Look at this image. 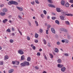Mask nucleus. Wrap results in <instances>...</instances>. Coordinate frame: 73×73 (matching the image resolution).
<instances>
[{
    "instance_id": "nucleus-1",
    "label": "nucleus",
    "mask_w": 73,
    "mask_h": 73,
    "mask_svg": "<svg viewBox=\"0 0 73 73\" xmlns=\"http://www.w3.org/2000/svg\"><path fill=\"white\" fill-rule=\"evenodd\" d=\"M18 53L20 54H24V52L23 51L22 49L19 50L18 51Z\"/></svg>"
},
{
    "instance_id": "nucleus-2",
    "label": "nucleus",
    "mask_w": 73,
    "mask_h": 73,
    "mask_svg": "<svg viewBox=\"0 0 73 73\" xmlns=\"http://www.w3.org/2000/svg\"><path fill=\"white\" fill-rule=\"evenodd\" d=\"M7 4L9 5H11L13 4V1H9L8 2Z\"/></svg>"
},
{
    "instance_id": "nucleus-3",
    "label": "nucleus",
    "mask_w": 73,
    "mask_h": 73,
    "mask_svg": "<svg viewBox=\"0 0 73 73\" xmlns=\"http://www.w3.org/2000/svg\"><path fill=\"white\" fill-rule=\"evenodd\" d=\"M51 32H52L53 33H54V34L56 33L55 32V30H54V29H53V28H51Z\"/></svg>"
},
{
    "instance_id": "nucleus-4",
    "label": "nucleus",
    "mask_w": 73,
    "mask_h": 73,
    "mask_svg": "<svg viewBox=\"0 0 73 73\" xmlns=\"http://www.w3.org/2000/svg\"><path fill=\"white\" fill-rule=\"evenodd\" d=\"M48 6L50 7H51V8H55V6L52 4H49Z\"/></svg>"
},
{
    "instance_id": "nucleus-5",
    "label": "nucleus",
    "mask_w": 73,
    "mask_h": 73,
    "mask_svg": "<svg viewBox=\"0 0 73 73\" xmlns=\"http://www.w3.org/2000/svg\"><path fill=\"white\" fill-rule=\"evenodd\" d=\"M61 30L62 31H64V32H66L68 31L67 30L65 29H64V28H61Z\"/></svg>"
},
{
    "instance_id": "nucleus-6",
    "label": "nucleus",
    "mask_w": 73,
    "mask_h": 73,
    "mask_svg": "<svg viewBox=\"0 0 73 73\" xmlns=\"http://www.w3.org/2000/svg\"><path fill=\"white\" fill-rule=\"evenodd\" d=\"M17 8L19 9V11H23V9L21 7H17Z\"/></svg>"
},
{
    "instance_id": "nucleus-7",
    "label": "nucleus",
    "mask_w": 73,
    "mask_h": 73,
    "mask_svg": "<svg viewBox=\"0 0 73 73\" xmlns=\"http://www.w3.org/2000/svg\"><path fill=\"white\" fill-rule=\"evenodd\" d=\"M56 10L58 12H61V9L60 10V9L59 8H56Z\"/></svg>"
},
{
    "instance_id": "nucleus-8",
    "label": "nucleus",
    "mask_w": 73,
    "mask_h": 73,
    "mask_svg": "<svg viewBox=\"0 0 73 73\" xmlns=\"http://www.w3.org/2000/svg\"><path fill=\"white\" fill-rule=\"evenodd\" d=\"M25 66H28L30 65L29 63L28 62L25 61Z\"/></svg>"
},
{
    "instance_id": "nucleus-9",
    "label": "nucleus",
    "mask_w": 73,
    "mask_h": 73,
    "mask_svg": "<svg viewBox=\"0 0 73 73\" xmlns=\"http://www.w3.org/2000/svg\"><path fill=\"white\" fill-rule=\"evenodd\" d=\"M65 15L66 16H73V15L72 14H70V13H67L65 14Z\"/></svg>"
},
{
    "instance_id": "nucleus-10",
    "label": "nucleus",
    "mask_w": 73,
    "mask_h": 73,
    "mask_svg": "<svg viewBox=\"0 0 73 73\" xmlns=\"http://www.w3.org/2000/svg\"><path fill=\"white\" fill-rule=\"evenodd\" d=\"M57 66L58 68H62V67H63L64 66L62 64H58Z\"/></svg>"
},
{
    "instance_id": "nucleus-11",
    "label": "nucleus",
    "mask_w": 73,
    "mask_h": 73,
    "mask_svg": "<svg viewBox=\"0 0 73 73\" xmlns=\"http://www.w3.org/2000/svg\"><path fill=\"white\" fill-rule=\"evenodd\" d=\"M13 71H14L13 69H11L9 70L8 72L9 73H13Z\"/></svg>"
},
{
    "instance_id": "nucleus-12",
    "label": "nucleus",
    "mask_w": 73,
    "mask_h": 73,
    "mask_svg": "<svg viewBox=\"0 0 73 73\" xmlns=\"http://www.w3.org/2000/svg\"><path fill=\"white\" fill-rule=\"evenodd\" d=\"M21 60H25V56L24 55H23L21 57Z\"/></svg>"
},
{
    "instance_id": "nucleus-13",
    "label": "nucleus",
    "mask_w": 73,
    "mask_h": 73,
    "mask_svg": "<svg viewBox=\"0 0 73 73\" xmlns=\"http://www.w3.org/2000/svg\"><path fill=\"white\" fill-rule=\"evenodd\" d=\"M65 3V2L64 0H62L61 2V3L62 5H64Z\"/></svg>"
},
{
    "instance_id": "nucleus-14",
    "label": "nucleus",
    "mask_w": 73,
    "mask_h": 73,
    "mask_svg": "<svg viewBox=\"0 0 73 73\" xmlns=\"http://www.w3.org/2000/svg\"><path fill=\"white\" fill-rule=\"evenodd\" d=\"M61 12H62L61 13L63 15H65V13H66V12L65 11H64L62 9H61Z\"/></svg>"
},
{
    "instance_id": "nucleus-15",
    "label": "nucleus",
    "mask_w": 73,
    "mask_h": 73,
    "mask_svg": "<svg viewBox=\"0 0 73 73\" xmlns=\"http://www.w3.org/2000/svg\"><path fill=\"white\" fill-rule=\"evenodd\" d=\"M66 69V68L64 67L62 68L61 69V71L62 72H64V71H65V70Z\"/></svg>"
},
{
    "instance_id": "nucleus-16",
    "label": "nucleus",
    "mask_w": 73,
    "mask_h": 73,
    "mask_svg": "<svg viewBox=\"0 0 73 73\" xmlns=\"http://www.w3.org/2000/svg\"><path fill=\"white\" fill-rule=\"evenodd\" d=\"M3 11L4 12H7L8 11V10L7 8H4L3 9Z\"/></svg>"
},
{
    "instance_id": "nucleus-17",
    "label": "nucleus",
    "mask_w": 73,
    "mask_h": 73,
    "mask_svg": "<svg viewBox=\"0 0 73 73\" xmlns=\"http://www.w3.org/2000/svg\"><path fill=\"white\" fill-rule=\"evenodd\" d=\"M0 15L2 16H5V15L6 13H5L1 12L0 13Z\"/></svg>"
},
{
    "instance_id": "nucleus-18",
    "label": "nucleus",
    "mask_w": 73,
    "mask_h": 73,
    "mask_svg": "<svg viewBox=\"0 0 73 73\" xmlns=\"http://www.w3.org/2000/svg\"><path fill=\"white\" fill-rule=\"evenodd\" d=\"M13 4H14V5H18V3H17V2L13 1Z\"/></svg>"
},
{
    "instance_id": "nucleus-19",
    "label": "nucleus",
    "mask_w": 73,
    "mask_h": 73,
    "mask_svg": "<svg viewBox=\"0 0 73 73\" xmlns=\"http://www.w3.org/2000/svg\"><path fill=\"white\" fill-rule=\"evenodd\" d=\"M21 65L22 66H25V62L22 63L21 64Z\"/></svg>"
},
{
    "instance_id": "nucleus-20",
    "label": "nucleus",
    "mask_w": 73,
    "mask_h": 73,
    "mask_svg": "<svg viewBox=\"0 0 73 73\" xmlns=\"http://www.w3.org/2000/svg\"><path fill=\"white\" fill-rule=\"evenodd\" d=\"M57 61L58 63H59V64H60V63H61V62H62V60H61L60 59H58L57 60Z\"/></svg>"
},
{
    "instance_id": "nucleus-21",
    "label": "nucleus",
    "mask_w": 73,
    "mask_h": 73,
    "mask_svg": "<svg viewBox=\"0 0 73 73\" xmlns=\"http://www.w3.org/2000/svg\"><path fill=\"white\" fill-rule=\"evenodd\" d=\"M7 21H8V19H5L3 20V23H5Z\"/></svg>"
},
{
    "instance_id": "nucleus-22",
    "label": "nucleus",
    "mask_w": 73,
    "mask_h": 73,
    "mask_svg": "<svg viewBox=\"0 0 73 73\" xmlns=\"http://www.w3.org/2000/svg\"><path fill=\"white\" fill-rule=\"evenodd\" d=\"M35 37L36 38H37L38 37V35L36 33L35 34Z\"/></svg>"
},
{
    "instance_id": "nucleus-23",
    "label": "nucleus",
    "mask_w": 73,
    "mask_h": 73,
    "mask_svg": "<svg viewBox=\"0 0 73 73\" xmlns=\"http://www.w3.org/2000/svg\"><path fill=\"white\" fill-rule=\"evenodd\" d=\"M55 52L56 53H58V49L57 48H56L55 49Z\"/></svg>"
},
{
    "instance_id": "nucleus-24",
    "label": "nucleus",
    "mask_w": 73,
    "mask_h": 73,
    "mask_svg": "<svg viewBox=\"0 0 73 73\" xmlns=\"http://www.w3.org/2000/svg\"><path fill=\"white\" fill-rule=\"evenodd\" d=\"M60 18L61 20H64V17H63L62 16H60Z\"/></svg>"
},
{
    "instance_id": "nucleus-25",
    "label": "nucleus",
    "mask_w": 73,
    "mask_h": 73,
    "mask_svg": "<svg viewBox=\"0 0 73 73\" xmlns=\"http://www.w3.org/2000/svg\"><path fill=\"white\" fill-rule=\"evenodd\" d=\"M55 23L56 24H57L58 25H59L60 24V22H59V21L57 20H55Z\"/></svg>"
},
{
    "instance_id": "nucleus-26",
    "label": "nucleus",
    "mask_w": 73,
    "mask_h": 73,
    "mask_svg": "<svg viewBox=\"0 0 73 73\" xmlns=\"http://www.w3.org/2000/svg\"><path fill=\"white\" fill-rule=\"evenodd\" d=\"M9 58L8 56L7 55H6L4 57L5 60H7Z\"/></svg>"
},
{
    "instance_id": "nucleus-27",
    "label": "nucleus",
    "mask_w": 73,
    "mask_h": 73,
    "mask_svg": "<svg viewBox=\"0 0 73 73\" xmlns=\"http://www.w3.org/2000/svg\"><path fill=\"white\" fill-rule=\"evenodd\" d=\"M47 1L49 3H50L51 4L53 3V2L52 0H47Z\"/></svg>"
},
{
    "instance_id": "nucleus-28",
    "label": "nucleus",
    "mask_w": 73,
    "mask_h": 73,
    "mask_svg": "<svg viewBox=\"0 0 73 73\" xmlns=\"http://www.w3.org/2000/svg\"><path fill=\"white\" fill-rule=\"evenodd\" d=\"M4 64V62L3 61H0V65H3Z\"/></svg>"
},
{
    "instance_id": "nucleus-29",
    "label": "nucleus",
    "mask_w": 73,
    "mask_h": 73,
    "mask_svg": "<svg viewBox=\"0 0 73 73\" xmlns=\"http://www.w3.org/2000/svg\"><path fill=\"white\" fill-rule=\"evenodd\" d=\"M35 23L36 27H38V22H37L36 21H35Z\"/></svg>"
},
{
    "instance_id": "nucleus-30",
    "label": "nucleus",
    "mask_w": 73,
    "mask_h": 73,
    "mask_svg": "<svg viewBox=\"0 0 73 73\" xmlns=\"http://www.w3.org/2000/svg\"><path fill=\"white\" fill-rule=\"evenodd\" d=\"M65 5L66 7H68L69 6V4L67 3L65 4Z\"/></svg>"
},
{
    "instance_id": "nucleus-31",
    "label": "nucleus",
    "mask_w": 73,
    "mask_h": 73,
    "mask_svg": "<svg viewBox=\"0 0 73 73\" xmlns=\"http://www.w3.org/2000/svg\"><path fill=\"white\" fill-rule=\"evenodd\" d=\"M27 61H31V58L30 57H28L27 58Z\"/></svg>"
},
{
    "instance_id": "nucleus-32",
    "label": "nucleus",
    "mask_w": 73,
    "mask_h": 73,
    "mask_svg": "<svg viewBox=\"0 0 73 73\" xmlns=\"http://www.w3.org/2000/svg\"><path fill=\"white\" fill-rule=\"evenodd\" d=\"M43 41L44 44L45 45H46V40H45V39H43Z\"/></svg>"
},
{
    "instance_id": "nucleus-33",
    "label": "nucleus",
    "mask_w": 73,
    "mask_h": 73,
    "mask_svg": "<svg viewBox=\"0 0 73 73\" xmlns=\"http://www.w3.org/2000/svg\"><path fill=\"white\" fill-rule=\"evenodd\" d=\"M50 27H51V25H48L47 28V29H49V28H50Z\"/></svg>"
},
{
    "instance_id": "nucleus-34",
    "label": "nucleus",
    "mask_w": 73,
    "mask_h": 73,
    "mask_svg": "<svg viewBox=\"0 0 73 73\" xmlns=\"http://www.w3.org/2000/svg\"><path fill=\"white\" fill-rule=\"evenodd\" d=\"M40 17H42V19L44 18V15L43 14H41L40 15Z\"/></svg>"
},
{
    "instance_id": "nucleus-35",
    "label": "nucleus",
    "mask_w": 73,
    "mask_h": 73,
    "mask_svg": "<svg viewBox=\"0 0 73 73\" xmlns=\"http://www.w3.org/2000/svg\"><path fill=\"white\" fill-rule=\"evenodd\" d=\"M35 2L36 4H39V3H40L39 2H38V0H35Z\"/></svg>"
},
{
    "instance_id": "nucleus-36",
    "label": "nucleus",
    "mask_w": 73,
    "mask_h": 73,
    "mask_svg": "<svg viewBox=\"0 0 73 73\" xmlns=\"http://www.w3.org/2000/svg\"><path fill=\"white\" fill-rule=\"evenodd\" d=\"M65 23L66 24H69V25L70 24L69 22L68 21H65Z\"/></svg>"
},
{
    "instance_id": "nucleus-37",
    "label": "nucleus",
    "mask_w": 73,
    "mask_h": 73,
    "mask_svg": "<svg viewBox=\"0 0 73 73\" xmlns=\"http://www.w3.org/2000/svg\"><path fill=\"white\" fill-rule=\"evenodd\" d=\"M35 69H36L37 70H38V69H39V67H38L37 66H35Z\"/></svg>"
},
{
    "instance_id": "nucleus-38",
    "label": "nucleus",
    "mask_w": 73,
    "mask_h": 73,
    "mask_svg": "<svg viewBox=\"0 0 73 73\" xmlns=\"http://www.w3.org/2000/svg\"><path fill=\"white\" fill-rule=\"evenodd\" d=\"M50 55L51 57V58H53V55L52 54H50Z\"/></svg>"
},
{
    "instance_id": "nucleus-39",
    "label": "nucleus",
    "mask_w": 73,
    "mask_h": 73,
    "mask_svg": "<svg viewBox=\"0 0 73 73\" xmlns=\"http://www.w3.org/2000/svg\"><path fill=\"white\" fill-rule=\"evenodd\" d=\"M10 42L11 43H13V39H10Z\"/></svg>"
},
{
    "instance_id": "nucleus-40",
    "label": "nucleus",
    "mask_w": 73,
    "mask_h": 73,
    "mask_svg": "<svg viewBox=\"0 0 73 73\" xmlns=\"http://www.w3.org/2000/svg\"><path fill=\"white\" fill-rule=\"evenodd\" d=\"M27 40H30V37H29V36H27Z\"/></svg>"
},
{
    "instance_id": "nucleus-41",
    "label": "nucleus",
    "mask_w": 73,
    "mask_h": 73,
    "mask_svg": "<svg viewBox=\"0 0 73 73\" xmlns=\"http://www.w3.org/2000/svg\"><path fill=\"white\" fill-rule=\"evenodd\" d=\"M18 31L19 33H20V35H21V36H22V33H21V32L20 31V30H19V29H18Z\"/></svg>"
},
{
    "instance_id": "nucleus-42",
    "label": "nucleus",
    "mask_w": 73,
    "mask_h": 73,
    "mask_svg": "<svg viewBox=\"0 0 73 73\" xmlns=\"http://www.w3.org/2000/svg\"><path fill=\"white\" fill-rule=\"evenodd\" d=\"M64 56H69L68 55L69 54H68V53H65L64 54Z\"/></svg>"
},
{
    "instance_id": "nucleus-43",
    "label": "nucleus",
    "mask_w": 73,
    "mask_h": 73,
    "mask_svg": "<svg viewBox=\"0 0 73 73\" xmlns=\"http://www.w3.org/2000/svg\"><path fill=\"white\" fill-rule=\"evenodd\" d=\"M6 31L8 32H11V30L9 29H8Z\"/></svg>"
},
{
    "instance_id": "nucleus-44",
    "label": "nucleus",
    "mask_w": 73,
    "mask_h": 73,
    "mask_svg": "<svg viewBox=\"0 0 73 73\" xmlns=\"http://www.w3.org/2000/svg\"><path fill=\"white\" fill-rule=\"evenodd\" d=\"M19 62H15V64L16 65H19Z\"/></svg>"
},
{
    "instance_id": "nucleus-45",
    "label": "nucleus",
    "mask_w": 73,
    "mask_h": 73,
    "mask_svg": "<svg viewBox=\"0 0 73 73\" xmlns=\"http://www.w3.org/2000/svg\"><path fill=\"white\" fill-rule=\"evenodd\" d=\"M37 56H40V53L39 52H38L37 53Z\"/></svg>"
},
{
    "instance_id": "nucleus-46",
    "label": "nucleus",
    "mask_w": 73,
    "mask_h": 73,
    "mask_svg": "<svg viewBox=\"0 0 73 73\" xmlns=\"http://www.w3.org/2000/svg\"><path fill=\"white\" fill-rule=\"evenodd\" d=\"M43 12H44V15H46V11L44 10L43 11Z\"/></svg>"
},
{
    "instance_id": "nucleus-47",
    "label": "nucleus",
    "mask_w": 73,
    "mask_h": 73,
    "mask_svg": "<svg viewBox=\"0 0 73 73\" xmlns=\"http://www.w3.org/2000/svg\"><path fill=\"white\" fill-rule=\"evenodd\" d=\"M31 4L32 5H35V1H33L31 2Z\"/></svg>"
},
{
    "instance_id": "nucleus-48",
    "label": "nucleus",
    "mask_w": 73,
    "mask_h": 73,
    "mask_svg": "<svg viewBox=\"0 0 73 73\" xmlns=\"http://www.w3.org/2000/svg\"><path fill=\"white\" fill-rule=\"evenodd\" d=\"M70 3H72L73 4V0H70L69 1Z\"/></svg>"
},
{
    "instance_id": "nucleus-49",
    "label": "nucleus",
    "mask_w": 73,
    "mask_h": 73,
    "mask_svg": "<svg viewBox=\"0 0 73 73\" xmlns=\"http://www.w3.org/2000/svg\"><path fill=\"white\" fill-rule=\"evenodd\" d=\"M49 30V29H47V30H46V34H47V35L48 34V31Z\"/></svg>"
},
{
    "instance_id": "nucleus-50",
    "label": "nucleus",
    "mask_w": 73,
    "mask_h": 73,
    "mask_svg": "<svg viewBox=\"0 0 73 73\" xmlns=\"http://www.w3.org/2000/svg\"><path fill=\"white\" fill-rule=\"evenodd\" d=\"M57 45H60V42H57V43H56Z\"/></svg>"
},
{
    "instance_id": "nucleus-51",
    "label": "nucleus",
    "mask_w": 73,
    "mask_h": 73,
    "mask_svg": "<svg viewBox=\"0 0 73 73\" xmlns=\"http://www.w3.org/2000/svg\"><path fill=\"white\" fill-rule=\"evenodd\" d=\"M40 31L41 33H42V29H40Z\"/></svg>"
},
{
    "instance_id": "nucleus-52",
    "label": "nucleus",
    "mask_w": 73,
    "mask_h": 73,
    "mask_svg": "<svg viewBox=\"0 0 73 73\" xmlns=\"http://www.w3.org/2000/svg\"><path fill=\"white\" fill-rule=\"evenodd\" d=\"M44 57L45 59H46V60H48V59H47V58L46 56V55H44Z\"/></svg>"
},
{
    "instance_id": "nucleus-53",
    "label": "nucleus",
    "mask_w": 73,
    "mask_h": 73,
    "mask_svg": "<svg viewBox=\"0 0 73 73\" xmlns=\"http://www.w3.org/2000/svg\"><path fill=\"white\" fill-rule=\"evenodd\" d=\"M52 20H55V19H56V17H52Z\"/></svg>"
},
{
    "instance_id": "nucleus-54",
    "label": "nucleus",
    "mask_w": 73,
    "mask_h": 73,
    "mask_svg": "<svg viewBox=\"0 0 73 73\" xmlns=\"http://www.w3.org/2000/svg\"><path fill=\"white\" fill-rule=\"evenodd\" d=\"M65 42L66 43H68V42H69V41H68V40H66Z\"/></svg>"
},
{
    "instance_id": "nucleus-55",
    "label": "nucleus",
    "mask_w": 73,
    "mask_h": 73,
    "mask_svg": "<svg viewBox=\"0 0 73 73\" xmlns=\"http://www.w3.org/2000/svg\"><path fill=\"white\" fill-rule=\"evenodd\" d=\"M12 63H13V65H15V64H16V62H15L14 61H13Z\"/></svg>"
},
{
    "instance_id": "nucleus-56",
    "label": "nucleus",
    "mask_w": 73,
    "mask_h": 73,
    "mask_svg": "<svg viewBox=\"0 0 73 73\" xmlns=\"http://www.w3.org/2000/svg\"><path fill=\"white\" fill-rule=\"evenodd\" d=\"M38 40H35V42H36V43H37V42H38Z\"/></svg>"
},
{
    "instance_id": "nucleus-57",
    "label": "nucleus",
    "mask_w": 73,
    "mask_h": 73,
    "mask_svg": "<svg viewBox=\"0 0 73 73\" xmlns=\"http://www.w3.org/2000/svg\"><path fill=\"white\" fill-rule=\"evenodd\" d=\"M18 17V18H19V19H22V18H21V16H20V15H19Z\"/></svg>"
},
{
    "instance_id": "nucleus-58",
    "label": "nucleus",
    "mask_w": 73,
    "mask_h": 73,
    "mask_svg": "<svg viewBox=\"0 0 73 73\" xmlns=\"http://www.w3.org/2000/svg\"><path fill=\"white\" fill-rule=\"evenodd\" d=\"M33 49H34V50H35V49H36V48L35 47V46H34L33 47H32Z\"/></svg>"
},
{
    "instance_id": "nucleus-59",
    "label": "nucleus",
    "mask_w": 73,
    "mask_h": 73,
    "mask_svg": "<svg viewBox=\"0 0 73 73\" xmlns=\"http://www.w3.org/2000/svg\"><path fill=\"white\" fill-rule=\"evenodd\" d=\"M11 35H12V36H15V33H11Z\"/></svg>"
},
{
    "instance_id": "nucleus-60",
    "label": "nucleus",
    "mask_w": 73,
    "mask_h": 73,
    "mask_svg": "<svg viewBox=\"0 0 73 73\" xmlns=\"http://www.w3.org/2000/svg\"><path fill=\"white\" fill-rule=\"evenodd\" d=\"M61 41L63 43H64V42H65V40H62Z\"/></svg>"
},
{
    "instance_id": "nucleus-61",
    "label": "nucleus",
    "mask_w": 73,
    "mask_h": 73,
    "mask_svg": "<svg viewBox=\"0 0 73 73\" xmlns=\"http://www.w3.org/2000/svg\"><path fill=\"white\" fill-rule=\"evenodd\" d=\"M4 5L3 4H1V7H4Z\"/></svg>"
},
{
    "instance_id": "nucleus-62",
    "label": "nucleus",
    "mask_w": 73,
    "mask_h": 73,
    "mask_svg": "<svg viewBox=\"0 0 73 73\" xmlns=\"http://www.w3.org/2000/svg\"><path fill=\"white\" fill-rule=\"evenodd\" d=\"M28 24L30 26H31V23H30V22H29Z\"/></svg>"
},
{
    "instance_id": "nucleus-63",
    "label": "nucleus",
    "mask_w": 73,
    "mask_h": 73,
    "mask_svg": "<svg viewBox=\"0 0 73 73\" xmlns=\"http://www.w3.org/2000/svg\"><path fill=\"white\" fill-rule=\"evenodd\" d=\"M48 46L50 47V43H48Z\"/></svg>"
},
{
    "instance_id": "nucleus-64",
    "label": "nucleus",
    "mask_w": 73,
    "mask_h": 73,
    "mask_svg": "<svg viewBox=\"0 0 73 73\" xmlns=\"http://www.w3.org/2000/svg\"><path fill=\"white\" fill-rule=\"evenodd\" d=\"M12 17V15H10L9 16L8 18H9V19H10L11 17Z\"/></svg>"
}]
</instances>
